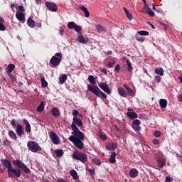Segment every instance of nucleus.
Wrapping results in <instances>:
<instances>
[{
    "label": "nucleus",
    "mask_w": 182,
    "mask_h": 182,
    "mask_svg": "<svg viewBox=\"0 0 182 182\" xmlns=\"http://www.w3.org/2000/svg\"><path fill=\"white\" fill-rule=\"evenodd\" d=\"M51 112L53 113V116H54V117H59L60 116V111H59L58 108H53Z\"/></svg>",
    "instance_id": "nucleus-25"
},
{
    "label": "nucleus",
    "mask_w": 182,
    "mask_h": 182,
    "mask_svg": "<svg viewBox=\"0 0 182 182\" xmlns=\"http://www.w3.org/2000/svg\"><path fill=\"white\" fill-rule=\"evenodd\" d=\"M9 178H14V177L19 178L21 177V170L15 168H11L9 171H7Z\"/></svg>",
    "instance_id": "nucleus-8"
},
{
    "label": "nucleus",
    "mask_w": 182,
    "mask_h": 182,
    "mask_svg": "<svg viewBox=\"0 0 182 182\" xmlns=\"http://www.w3.org/2000/svg\"><path fill=\"white\" fill-rule=\"evenodd\" d=\"M118 92L120 96H122V97H126V96H127V93L126 92V90L123 89V87H119Z\"/></svg>",
    "instance_id": "nucleus-28"
},
{
    "label": "nucleus",
    "mask_w": 182,
    "mask_h": 182,
    "mask_svg": "<svg viewBox=\"0 0 182 182\" xmlns=\"http://www.w3.org/2000/svg\"><path fill=\"white\" fill-rule=\"evenodd\" d=\"M72 157L74 160H79L81 163H87V155L83 152H74Z\"/></svg>",
    "instance_id": "nucleus-5"
},
{
    "label": "nucleus",
    "mask_w": 182,
    "mask_h": 182,
    "mask_svg": "<svg viewBox=\"0 0 182 182\" xmlns=\"http://www.w3.org/2000/svg\"><path fill=\"white\" fill-rule=\"evenodd\" d=\"M157 164L160 168H163V167H164V166H166V159H158Z\"/></svg>",
    "instance_id": "nucleus-26"
},
{
    "label": "nucleus",
    "mask_w": 182,
    "mask_h": 182,
    "mask_svg": "<svg viewBox=\"0 0 182 182\" xmlns=\"http://www.w3.org/2000/svg\"><path fill=\"white\" fill-rule=\"evenodd\" d=\"M9 136L12 139V140H14L16 141L18 140V136H16V134L14 131H9Z\"/></svg>",
    "instance_id": "nucleus-29"
},
{
    "label": "nucleus",
    "mask_w": 182,
    "mask_h": 182,
    "mask_svg": "<svg viewBox=\"0 0 182 182\" xmlns=\"http://www.w3.org/2000/svg\"><path fill=\"white\" fill-rule=\"evenodd\" d=\"M11 126H13V127H16V120L15 119H13L11 122Z\"/></svg>",
    "instance_id": "nucleus-56"
},
{
    "label": "nucleus",
    "mask_w": 182,
    "mask_h": 182,
    "mask_svg": "<svg viewBox=\"0 0 182 182\" xmlns=\"http://www.w3.org/2000/svg\"><path fill=\"white\" fill-rule=\"evenodd\" d=\"M117 147V144L116 143L110 142L106 144L107 150H115Z\"/></svg>",
    "instance_id": "nucleus-17"
},
{
    "label": "nucleus",
    "mask_w": 182,
    "mask_h": 182,
    "mask_svg": "<svg viewBox=\"0 0 182 182\" xmlns=\"http://www.w3.org/2000/svg\"><path fill=\"white\" fill-rule=\"evenodd\" d=\"M129 176L132 178L137 177V176H139V171H137L136 168H132L129 171Z\"/></svg>",
    "instance_id": "nucleus-18"
},
{
    "label": "nucleus",
    "mask_w": 182,
    "mask_h": 182,
    "mask_svg": "<svg viewBox=\"0 0 182 182\" xmlns=\"http://www.w3.org/2000/svg\"><path fill=\"white\" fill-rule=\"evenodd\" d=\"M127 65L129 72H132V70H133V66H132V63H130V60L129 59L127 60Z\"/></svg>",
    "instance_id": "nucleus-40"
},
{
    "label": "nucleus",
    "mask_w": 182,
    "mask_h": 182,
    "mask_svg": "<svg viewBox=\"0 0 182 182\" xmlns=\"http://www.w3.org/2000/svg\"><path fill=\"white\" fill-rule=\"evenodd\" d=\"M159 106L161 109H166V107H167V100L161 99L159 100Z\"/></svg>",
    "instance_id": "nucleus-22"
},
{
    "label": "nucleus",
    "mask_w": 182,
    "mask_h": 182,
    "mask_svg": "<svg viewBox=\"0 0 182 182\" xmlns=\"http://www.w3.org/2000/svg\"><path fill=\"white\" fill-rule=\"evenodd\" d=\"M23 122L24 123V124L26 126V133H31V132H32V129L31 128V124H29V122H28L26 120V119H24L23 120Z\"/></svg>",
    "instance_id": "nucleus-20"
},
{
    "label": "nucleus",
    "mask_w": 182,
    "mask_h": 182,
    "mask_svg": "<svg viewBox=\"0 0 182 182\" xmlns=\"http://www.w3.org/2000/svg\"><path fill=\"white\" fill-rule=\"evenodd\" d=\"M50 139L51 140L52 143L53 144H59L60 143V139H59V136L55 133V132L51 131L48 133Z\"/></svg>",
    "instance_id": "nucleus-9"
},
{
    "label": "nucleus",
    "mask_w": 182,
    "mask_h": 182,
    "mask_svg": "<svg viewBox=\"0 0 182 182\" xmlns=\"http://www.w3.org/2000/svg\"><path fill=\"white\" fill-rule=\"evenodd\" d=\"M16 133L19 137L22 136V134H23V127L21 124L17 125L16 129Z\"/></svg>",
    "instance_id": "nucleus-16"
},
{
    "label": "nucleus",
    "mask_w": 182,
    "mask_h": 182,
    "mask_svg": "<svg viewBox=\"0 0 182 182\" xmlns=\"http://www.w3.org/2000/svg\"><path fill=\"white\" fill-rule=\"evenodd\" d=\"M44 109H45V102L42 101L40 103V105L37 108V112H43Z\"/></svg>",
    "instance_id": "nucleus-37"
},
{
    "label": "nucleus",
    "mask_w": 182,
    "mask_h": 182,
    "mask_svg": "<svg viewBox=\"0 0 182 182\" xmlns=\"http://www.w3.org/2000/svg\"><path fill=\"white\" fill-rule=\"evenodd\" d=\"M68 139L70 140V141H72V143H73L77 149H79L80 150H82V149L85 147V144L83 143L84 139H77L76 136H69Z\"/></svg>",
    "instance_id": "nucleus-7"
},
{
    "label": "nucleus",
    "mask_w": 182,
    "mask_h": 182,
    "mask_svg": "<svg viewBox=\"0 0 182 182\" xmlns=\"http://www.w3.org/2000/svg\"><path fill=\"white\" fill-rule=\"evenodd\" d=\"M154 157L156 160H159V159H161L163 157V154L161 152H156L154 154Z\"/></svg>",
    "instance_id": "nucleus-39"
},
{
    "label": "nucleus",
    "mask_w": 182,
    "mask_h": 182,
    "mask_svg": "<svg viewBox=\"0 0 182 182\" xmlns=\"http://www.w3.org/2000/svg\"><path fill=\"white\" fill-rule=\"evenodd\" d=\"M80 9L84 12L85 18H89L90 16V13L89 12V10H87V8L82 6Z\"/></svg>",
    "instance_id": "nucleus-27"
},
{
    "label": "nucleus",
    "mask_w": 182,
    "mask_h": 182,
    "mask_svg": "<svg viewBox=\"0 0 182 182\" xmlns=\"http://www.w3.org/2000/svg\"><path fill=\"white\" fill-rule=\"evenodd\" d=\"M147 23H148V25H150V26H151V28H152V29H156V27L151 23L148 21Z\"/></svg>",
    "instance_id": "nucleus-62"
},
{
    "label": "nucleus",
    "mask_w": 182,
    "mask_h": 182,
    "mask_svg": "<svg viewBox=\"0 0 182 182\" xmlns=\"http://www.w3.org/2000/svg\"><path fill=\"white\" fill-rule=\"evenodd\" d=\"M155 73L159 75V76H163L164 75V70L162 68H155Z\"/></svg>",
    "instance_id": "nucleus-30"
},
{
    "label": "nucleus",
    "mask_w": 182,
    "mask_h": 182,
    "mask_svg": "<svg viewBox=\"0 0 182 182\" xmlns=\"http://www.w3.org/2000/svg\"><path fill=\"white\" fill-rule=\"evenodd\" d=\"M71 129L73 132H71L72 134L70 136L75 137V139H78L79 140H85V134L79 130V128L75 124V123H72Z\"/></svg>",
    "instance_id": "nucleus-2"
},
{
    "label": "nucleus",
    "mask_w": 182,
    "mask_h": 182,
    "mask_svg": "<svg viewBox=\"0 0 182 182\" xmlns=\"http://www.w3.org/2000/svg\"><path fill=\"white\" fill-rule=\"evenodd\" d=\"M74 29H75V32H81L82 31V28L80 27V26H77V24H75Z\"/></svg>",
    "instance_id": "nucleus-47"
},
{
    "label": "nucleus",
    "mask_w": 182,
    "mask_h": 182,
    "mask_svg": "<svg viewBox=\"0 0 182 182\" xmlns=\"http://www.w3.org/2000/svg\"><path fill=\"white\" fill-rule=\"evenodd\" d=\"M87 171H88V173H91L92 176L95 175V169L88 168Z\"/></svg>",
    "instance_id": "nucleus-57"
},
{
    "label": "nucleus",
    "mask_w": 182,
    "mask_h": 182,
    "mask_svg": "<svg viewBox=\"0 0 182 182\" xmlns=\"http://www.w3.org/2000/svg\"><path fill=\"white\" fill-rule=\"evenodd\" d=\"M128 19H129V21H132V19H133V15H132V14H130V12H129V10H127V8L124 7L123 8Z\"/></svg>",
    "instance_id": "nucleus-36"
},
{
    "label": "nucleus",
    "mask_w": 182,
    "mask_h": 182,
    "mask_svg": "<svg viewBox=\"0 0 182 182\" xmlns=\"http://www.w3.org/2000/svg\"><path fill=\"white\" fill-rule=\"evenodd\" d=\"M77 41L80 43H86L87 42H89V38H85L83 35H80L77 38Z\"/></svg>",
    "instance_id": "nucleus-21"
},
{
    "label": "nucleus",
    "mask_w": 182,
    "mask_h": 182,
    "mask_svg": "<svg viewBox=\"0 0 182 182\" xmlns=\"http://www.w3.org/2000/svg\"><path fill=\"white\" fill-rule=\"evenodd\" d=\"M154 82H156V83H160L161 82V77H160V76L159 75H156L154 77Z\"/></svg>",
    "instance_id": "nucleus-46"
},
{
    "label": "nucleus",
    "mask_w": 182,
    "mask_h": 182,
    "mask_svg": "<svg viewBox=\"0 0 182 182\" xmlns=\"http://www.w3.org/2000/svg\"><path fill=\"white\" fill-rule=\"evenodd\" d=\"M12 164L13 166L18 167V168L23 170L26 174H29V173H31V169H29V168L19 159L13 160Z\"/></svg>",
    "instance_id": "nucleus-4"
},
{
    "label": "nucleus",
    "mask_w": 182,
    "mask_h": 182,
    "mask_svg": "<svg viewBox=\"0 0 182 182\" xmlns=\"http://www.w3.org/2000/svg\"><path fill=\"white\" fill-rule=\"evenodd\" d=\"M92 161L95 163V164H97V166H100L102 164V162L100 161V160L97 159H93Z\"/></svg>",
    "instance_id": "nucleus-48"
},
{
    "label": "nucleus",
    "mask_w": 182,
    "mask_h": 182,
    "mask_svg": "<svg viewBox=\"0 0 182 182\" xmlns=\"http://www.w3.org/2000/svg\"><path fill=\"white\" fill-rule=\"evenodd\" d=\"M74 124L76 126H78L79 127H82L83 126V122H82V119L77 118V117H73V119Z\"/></svg>",
    "instance_id": "nucleus-19"
},
{
    "label": "nucleus",
    "mask_w": 182,
    "mask_h": 182,
    "mask_svg": "<svg viewBox=\"0 0 182 182\" xmlns=\"http://www.w3.org/2000/svg\"><path fill=\"white\" fill-rule=\"evenodd\" d=\"M127 90V93H129L130 96H134V92L133 91V90H132V88L129 87Z\"/></svg>",
    "instance_id": "nucleus-50"
},
{
    "label": "nucleus",
    "mask_w": 182,
    "mask_h": 182,
    "mask_svg": "<svg viewBox=\"0 0 182 182\" xmlns=\"http://www.w3.org/2000/svg\"><path fill=\"white\" fill-rule=\"evenodd\" d=\"M67 26L68 29H74L75 26H76V23L75 22H68Z\"/></svg>",
    "instance_id": "nucleus-41"
},
{
    "label": "nucleus",
    "mask_w": 182,
    "mask_h": 182,
    "mask_svg": "<svg viewBox=\"0 0 182 182\" xmlns=\"http://www.w3.org/2000/svg\"><path fill=\"white\" fill-rule=\"evenodd\" d=\"M73 116H74V117L79 116V111L76 109L73 110Z\"/></svg>",
    "instance_id": "nucleus-54"
},
{
    "label": "nucleus",
    "mask_w": 182,
    "mask_h": 182,
    "mask_svg": "<svg viewBox=\"0 0 182 182\" xmlns=\"http://www.w3.org/2000/svg\"><path fill=\"white\" fill-rule=\"evenodd\" d=\"M59 33H60V35H61L63 36V28H60L59 30Z\"/></svg>",
    "instance_id": "nucleus-64"
},
{
    "label": "nucleus",
    "mask_w": 182,
    "mask_h": 182,
    "mask_svg": "<svg viewBox=\"0 0 182 182\" xmlns=\"http://www.w3.org/2000/svg\"><path fill=\"white\" fill-rule=\"evenodd\" d=\"M171 178L169 176H167L165 179V182H171Z\"/></svg>",
    "instance_id": "nucleus-60"
},
{
    "label": "nucleus",
    "mask_w": 182,
    "mask_h": 182,
    "mask_svg": "<svg viewBox=\"0 0 182 182\" xmlns=\"http://www.w3.org/2000/svg\"><path fill=\"white\" fill-rule=\"evenodd\" d=\"M95 28L98 33H102V32H106V28L100 24H97L95 26Z\"/></svg>",
    "instance_id": "nucleus-23"
},
{
    "label": "nucleus",
    "mask_w": 182,
    "mask_h": 182,
    "mask_svg": "<svg viewBox=\"0 0 182 182\" xmlns=\"http://www.w3.org/2000/svg\"><path fill=\"white\" fill-rule=\"evenodd\" d=\"M41 82L42 87H46L48 86V82H46V80H45L44 77L41 79Z\"/></svg>",
    "instance_id": "nucleus-42"
},
{
    "label": "nucleus",
    "mask_w": 182,
    "mask_h": 182,
    "mask_svg": "<svg viewBox=\"0 0 182 182\" xmlns=\"http://www.w3.org/2000/svg\"><path fill=\"white\" fill-rule=\"evenodd\" d=\"M60 62H62V53H57L50 58V66L51 68H56L60 65Z\"/></svg>",
    "instance_id": "nucleus-3"
},
{
    "label": "nucleus",
    "mask_w": 182,
    "mask_h": 182,
    "mask_svg": "<svg viewBox=\"0 0 182 182\" xmlns=\"http://www.w3.org/2000/svg\"><path fill=\"white\" fill-rule=\"evenodd\" d=\"M145 13L147 14L151 18H154L156 15L154 14V11H151V9L150 7H148V9L146 10Z\"/></svg>",
    "instance_id": "nucleus-33"
},
{
    "label": "nucleus",
    "mask_w": 182,
    "mask_h": 182,
    "mask_svg": "<svg viewBox=\"0 0 182 182\" xmlns=\"http://www.w3.org/2000/svg\"><path fill=\"white\" fill-rule=\"evenodd\" d=\"M55 154H57L58 157H62V156H63V150L62 149L56 150Z\"/></svg>",
    "instance_id": "nucleus-44"
},
{
    "label": "nucleus",
    "mask_w": 182,
    "mask_h": 182,
    "mask_svg": "<svg viewBox=\"0 0 182 182\" xmlns=\"http://www.w3.org/2000/svg\"><path fill=\"white\" fill-rule=\"evenodd\" d=\"M132 127L135 132H140L141 127H140V120L134 119L132 122Z\"/></svg>",
    "instance_id": "nucleus-12"
},
{
    "label": "nucleus",
    "mask_w": 182,
    "mask_h": 182,
    "mask_svg": "<svg viewBox=\"0 0 182 182\" xmlns=\"http://www.w3.org/2000/svg\"><path fill=\"white\" fill-rule=\"evenodd\" d=\"M114 70V72H116V73H119V72H120V65L117 64Z\"/></svg>",
    "instance_id": "nucleus-49"
},
{
    "label": "nucleus",
    "mask_w": 182,
    "mask_h": 182,
    "mask_svg": "<svg viewBox=\"0 0 182 182\" xmlns=\"http://www.w3.org/2000/svg\"><path fill=\"white\" fill-rule=\"evenodd\" d=\"M27 25H28L30 28H35V26H36V23L31 18H28L27 20Z\"/></svg>",
    "instance_id": "nucleus-24"
},
{
    "label": "nucleus",
    "mask_w": 182,
    "mask_h": 182,
    "mask_svg": "<svg viewBox=\"0 0 182 182\" xmlns=\"http://www.w3.org/2000/svg\"><path fill=\"white\" fill-rule=\"evenodd\" d=\"M152 142L155 145H157V144H159V143H160V141H159V140L156 139H153Z\"/></svg>",
    "instance_id": "nucleus-58"
},
{
    "label": "nucleus",
    "mask_w": 182,
    "mask_h": 182,
    "mask_svg": "<svg viewBox=\"0 0 182 182\" xmlns=\"http://www.w3.org/2000/svg\"><path fill=\"white\" fill-rule=\"evenodd\" d=\"M115 65H116V61H112V62L108 63L109 68H113V66H114Z\"/></svg>",
    "instance_id": "nucleus-55"
},
{
    "label": "nucleus",
    "mask_w": 182,
    "mask_h": 182,
    "mask_svg": "<svg viewBox=\"0 0 182 182\" xmlns=\"http://www.w3.org/2000/svg\"><path fill=\"white\" fill-rule=\"evenodd\" d=\"M1 163L6 168H7V171H9L12 168V164L8 159H1Z\"/></svg>",
    "instance_id": "nucleus-13"
},
{
    "label": "nucleus",
    "mask_w": 182,
    "mask_h": 182,
    "mask_svg": "<svg viewBox=\"0 0 182 182\" xmlns=\"http://www.w3.org/2000/svg\"><path fill=\"white\" fill-rule=\"evenodd\" d=\"M109 163H112V164L116 163V152L112 153L109 158Z\"/></svg>",
    "instance_id": "nucleus-32"
},
{
    "label": "nucleus",
    "mask_w": 182,
    "mask_h": 182,
    "mask_svg": "<svg viewBox=\"0 0 182 182\" xmlns=\"http://www.w3.org/2000/svg\"><path fill=\"white\" fill-rule=\"evenodd\" d=\"M149 7V4H147V3H146V4H144V10L146 11V9H148Z\"/></svg>",
    "instance_id": "nucleus-63"
},
{
    "label": "nucleus",
    "mask_w": 182,
    "mask_h": 182,
    "mask_svg": "<svg viewBox=\"0 0 182 182\" xmlns=\"http://www.w3.org/2000/svg\"><path fill=\"white\" fill-rule=\"evenodd\" d=\"M18 9L20 11L19 12H21L22 14L25 12V7H23V6H18Z\"/></svg>",
    "instance_id": "nucleus-53"
},
{
    "label": "nucleus",
    "mask_w": 182,
    "mask_h": 182,
    "mask_svg": "<svg viewBox=\"0 0 182 182\" xmlns=\"http://www.w3.org/2000/svg\"><path fill=\"white\" fill-rule=\"evenodd\" d=\"M88 81L90 82V83H91V85H93V86L96 85V78L93 75H90L88 77Z\"/></svg>",
    "instance_id": "nucleus-34"
},
{
    "label": "nucleus",
    "mask_w": 182,
    "mask_h": 182,
    "mask_svg": "<svg viewBox=\"0 0 182 182\" xmlns=\"http://www.w3.org/2000/svg\"><path fill=\"white\" fill-rule=\"evenodd\" d=\"M27 147L33 153H36L37 151H41L42 150V148L41 146H39V144L33 141H28L27 143Z\"/></svg>",
    "instance_id": "nucleus-6"
},
{
    "label": "nucleus",
    "mask_w": 182,
    "mask_h": 182,
    "mask_svg": "<svg viewBox=\"0 0 182 182\" xmlns=\"http://www.w3.org/2000/svg\"><path fill=\"white\" fill-rule=\"evenodd\" d=\"M98 86H99V87L100 89H102V90L105 91V93H107V95H110L112 93V91L110 90V87H109L107 83H106V82H100L98 85Z\"/></svg>",
    "instance_id": "nucleus-11"
},
{
    "label": "nucleus",
    "mask_w": 182,
    "mask_h": 182,
    "mask_svg": "<svg viewBox=\"0 0 182 182\" xmlns=\"http://www.w3.org/2000/svg\"><path fill=\"white\" fill-rule=\"evenodd\" d=\"M66 79H68V75H66V74L63 75L59 78V83H60V85H63L65 83V82H66Z\"/></svg>",
    "instance_id": "nucleus-31"
},
{
    "label": "nucleus",
    "mask_w": 182,
    "mask_h": 182,
    "mask_svg": "<svg viewBox=\"0 0 182 182\" xmlns=\"http://www.w3.org/2000/svg\"><path fill=\"white\" fill-rule=\"evenodd\" d=\"M154 136L156 137H160V136H161V132H160V131H155L154 132Z\"/></svg>",
    "instance_id": "nucleus-51"
},
{
    "label": "nucleus",
    "mask_w": 182,
    "mask_h": 182,
    "mask_svg": "<svg viewBox=\"0 0 182 182\" xmlns=\"http://www.w3.org/2000/svg\"><path fill=\"white\" fill-rule=\"evenodd\" d=\"M14 69H15V65L14 64H9L7 68V70L9 73H11L14 72Z\"/></svg>",
    "instance_id": "nucleus-38"
},
{
    "label": "nucleus",
    "mask_w": 182,
    "mask_h": 182,
    "mask_svg": "<svg viewBox=\"0 0 182 182\" xmlns=\"http://www.w3.org/2000/svg\"><path fill=\"white\" fill-rule=\"evenodd\" d=\"M87 89L89 92H90L91 93H93L97 97H100L101 99L102 97H104V99H107V95H106V94H105L103 91L100 90V89L99 88V87H97V85H87Z\"/></svg>",
    "instance_id": "nucleus-1"
},
{
    "label": "nucleus",
    "mask_w": 182,
    "mask_h": 182,
    "mask_svg": "<svg viewBox=\"0 0 182 182\" xmlns=\"http://www.w3.org/2000/svg\"><path fill=\"white\" fill-rule=\"evenodd\" d=\"M100 137L102 139V140H106L107 139L106 135H103V134H100Z\"/></svg>",
    "instance_id": "nucleus-59"
},
{
    "label": "nucleus",
    "mask_w": 182,
    "mask_h": 182,
    "mask_svg": "<svg viewBox=\"0 0 182 182\" xmlns=\"http://www.w3.org/2000/svg\"><path fill=\"white\" fill-rule=\"evenodd\" d=\"M127 117H129V119H131V120L137 119V114L134 112L132 109H128V112H127Z\"/></svg>",
    "instance_id": "nucleus-14"
},
{
    "label": "nucleus",
    "mask_w": 182,
    "mask_h": 182,
    "mask_svg": "<svg viewBox=\"0 0 182 182\" xmlns=\"http://www.w3.org/2000/svg\"><path fill=\"white\" fill-rule=\"evenodd\" d=\"M135 39H136L138 42H144V37H141L140 36H135Z\"/></svg>",
    "instance_id": "nucleus-45"
},
{
    "label": "nucleus",
    "mask_w": 182,
    "mask_h": 182,
    "mask_svg": "<svg viewBox=\"0 0 182 182\" xmlns=\"http://www.w3.org/2000/svg\"><path fill=\"white\" fill-rule=\"evenodd\" d=\"M138 35H141V36H149V31H140L137 32Z\"/></svg>",
    "instance_id": "nucleus-43"
},
{
    "label": "nucleus",
    "mask_w": 182,
    "mask_h": 182,
    "mask_svg": "<svg viewBox=\"0 0 182 182\" xmlns=\"http://www.w3.org/2000/svg\"><path fill=\"white\" fill-rule=\"evenodd\" d=\"M57 182H66V180L60 178L57 179Z\"/></svg>",
    "instance_id": "nucleus-61"
},
{
    "label": "nucleus",
    "mask_w": 182,
    "mask_h": 182,
    "mask_svg": "<svg viewBox=\"0 0 182 182\" xmlns=\"http://www.w3.org/2000/svg\"><path fill=\"white\" fill-rule=\"evenodd\" d=\"M45 5L48 9V11H50L51 12H56L58 11V6H56L55 3L46 1L45 3Z\"/></svg>",
    "instance_id": "nucleus-10"
},
{
    "label": "nucleus",
    "mask_w": 182,
    "mask_h": 182,
    "mask_svg": "<svg viewBox=\"0 0 182 182\" xmlns=\"http://www.w3.org/2000/svg\"><path fill=\"white\" fill-rule=\"evenodd\" d=\"M4 23H0V31H4L6 30V27L3 24Z\"/></svg>",
    "instance_id": "nucleus-52"
},
{
    "label": "nucleus",
    "mask_w": 182,
    "mask_h": 182,
    "mask_svg": "<svg viewBox=\"0 0 182 182\" xmlns=\"http://www.w3.org/2000/svg\"><path fill=\"white\" fill-rule=\"evenodd\" d=\"M16 18L18 19V21L22 22V23H25V14L22 12H17L16 14Z\"/></svg>",
    "instance_id": "nucleus-15"
},
{
    "label": "nucleus",
    "mask_w": 182,
    "mask_h": 182,
    "mask_svg": "<svg viewBox=\"0 0 182 182\" xmlns=\"http://www.w3.org/2000/svg\"><path fill=\"white\" fill-rule=\"evenodd\" d=\"M70 174L72 176V177H73L74 180H79L77 172H76L75 170H71Z\"/></svg>",
    "instance_id": "nucleus-35"
}]
</instances>
